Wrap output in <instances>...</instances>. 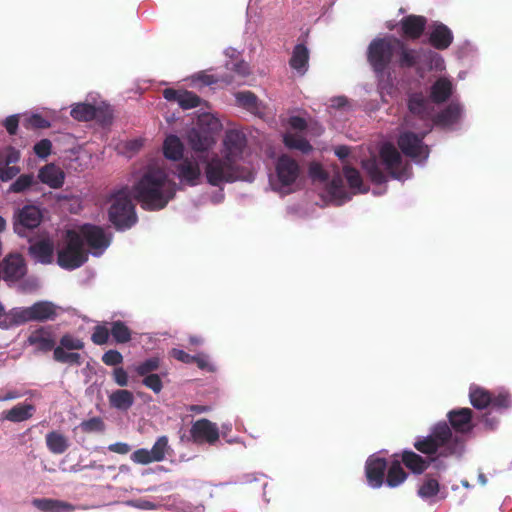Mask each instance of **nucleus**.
Returning <instances> with one entry per match:
<instances>
[{
    "instance_id": "obj_45",
    "label": "nucleus",
    "mask_w": 512,
    "mask_h": 512,
    "mask_svg": "<svg viewBox=\"0 0 512 512\" xmlns=\"http://www.w3.org/2000/svg\"><path fill=\"white\" fill-rule=\"evenodd\" d=\"M55 360L68 363V364H80V354L77 352H71V350H63V347H56L54 350Z\"/></svg>"
},
{
    "instance_id": "obj_16",
    "label": "nucleus",
    "mask_w": 512,
    "mask_h": 512,
    "mask_svg": "<svg viewBox=\"0 0 512 512\" xmlns=\"http://www.w3.org/2000/svg\"><path fill=\"white\" fill-rule=\"evenodd\" d=\"M21 158L18 149L12 146H6L0 149V180L8 182L15 178L21 172V168L16 164Z\"/></svg>"
},
{
    "instance_id": "obj_52",
    "label": "nucleus",
    "mask_w": 512,
    "mask_h": 512,
    "mask_svg": "<svg viewBox=\"0 0 512 512\" xmlns=\"http://www.w3.org/2000/svg\"><path fill=\"white\" fill-rule=\"evenodd\" d=\"M194 362L197 364V366L201 370H204L207 372H213L216 369L215 364L212 362L210 357L204 353H199V354L195 355Z\"/></svg>"
},
{
    "instance_id": "obj_51",
    "label": "nucleus",
    "mask_w": 512,
    "mask_h": 512,
    "mask_svg": "<svg viewBox=\"0 0 512 512\" xmlns=\"http://www.w3.org/2000/svg\"><path fill=\"white\" fill-rule=\"evenodd\" d=\"M143 384L151 389L154 393L158 394L163 389V383L159 375L149 374L144 376Z\"/></svg>"
},
{
    "instance_id": "obj_48",
    "label": "nucleus",
    "mask_w": 512,
    "mask_h": 512,
    "mask_svg": "<svg viewBox=\"0 0 512 512\" xmlns=\"http://www.w3.org/2000/svg\"><path fill=\"white\" fill-rule=\"evenodd\" d=\"M512 399L507 391H499L497 395H492L491 406L497 409H507L511 407Z\"/></svg>"
},
{
    "instance_id": "obj_30",
    "label": "nucleus",
    "mask_w": 512,
    "mask_h": 512,
    "mask_svg": "<svg viewBox=\"0 0 512 512\" xmlns=\"http://www.w3.org/2000/svg\"><path fill=\"white\" fill-rule=\"evenodd\" d=\"M402 31L408 38H418L425 26V19L421 16H408L402 20Z\"/></svg>"
},
{
    "instance_id": "obj_23",
    "label": "nucleus",
    "mask_w": 512,
    "mask_h": 512,
    "mask_svg": "<svg viewBox=\"0 0 512 512\" xmlns=\"http://www.w3.org/2000/svg\"><path fill=\"white\" fill-rule=\"evenodd\" d=\"M26 273L23 258L20 255H11L5 260L4 278L9 282L18 281Z\"/></svg>"
},
{
    "instance_id": "obj_56",
    "label": "nucleus",
    "mask_w": 512,
    "mask_h": 512,
    "mask_svg": "<svg viewBox=\"0 0 512 512\" xmlns=\"http://www.w3.org/2000/svg\"><path fill=\"white\" fill-rule=\"evenodd\" d=\"M102 361L108 366H116L123 362V356L117 350H109L103 354Z\"/></svg>"
},
{
    "instance_id": "obj_15",
    "label": "nucleus",
    "mask_w": 512,
    "mask_h": 512,
    "mask_svg": "<svg viewBox=\"0 0 512 512\" xmlns=\"http://www.w3.org/2000/svg\"><path fill=\"white\" fill-rule=\"evenodd\" d=\"M42 221V212L38 206L26 205L14 214V230L23 236L26 229L36 228Z\"/></svg>"
},
{
    "instance_id": "obj_18",
    "label": "nucleus",
    "mask_w": 512,
    "mask_h": 512,
    "mask_svg": "<svg viewBox=\"0 0 512 512\" xmlns=\"http://www.w3.org/2000/svg\"><path fill=\"white\" fill-rule=\"evenodd\" d=\"M191 437L197 443L214 444L219 438L217 425L208 419H200L192 424Z\"/></svg>"
},
{
    "instance_id": "obj_42",
    "label": "nucleus",
    "mask_w": 512,
    "mask_h": 512,
    "mask_svg": "<svg viewBox=\"0 0 512 512\" xmlns=\"http://www.w3.org/2000/svg\"><path fill=\"white\" fill-rule=\"evenodd\" d=\"M440 486L436 479L426 478L418 489V495L426 501L432 500L439 493Z\"/></svg>"
},
{
    "instance_id": "obj_55",
    "label": "nucleus",
    "mask_w": 512,
    "mask_h": 512,
    "mask_svg": "<svg viewBox=\"0 0 512 512\" xmlns=\"http://www.w3.org/2000/svg\"><path fill=\"white\" fill-rule=\"evenodd\" d=\"M51 148H52L51 142L48 139H42L41 141L37 142L34 145L33 150H34V153L39 158L44 159L50 155Z\"/></svg>"
},
{
    "instance_id": "obj_3",
    "label": "nucleus",
    "mask_w": 512,
    "mask_h": 512,
    "mask_svg": "<svg viewBox=\"0 0 512 512\" xmlns=\"http://www.w3.org/2000/svg\"><path fill=\"white\" fill-rule=\"evenodd\" d=\"M133 192L145 209L159 210L174 197L176 183L163 165L154 164L134 175Z\"/></svg>"
},
{
    "instance_id": "obj_43",
    "label": "nucleus",
    "mask_w": 512,
    "mask_h": 512,
    "mask_svg": "<svg viewBox=\"0 0 512 512\" xmlns=\"http://www.w3.org/2000/svg\"><path fill=\"white\" fill-rule=\"evenodd\" d=\"M21 124L24 127L31 129L47 128L50 126L49 120L37 113L21 114Z\"/></svg>"
},
{
    "instance_id": "obj_26",
    "label": "nucleus",
    "mask_w": 512,
    "mask_h": 512,
    "mask_svg": "<svg viewBox=\"0 0 512 512\" xmlns=\"http://www.w3.org/2000/svg\"><path fill=\"white\" fill-rule=\"evenodd\" d=\"M32 505L42 512H72L74 507L64 501L37 498L32 500Z\"/></svg>"
},
{
    "instance_id": "obj_19",
    "label": "nucleus",
    "mask_w": 512,
    "mask_h": 512,
    "mask_svg": "<svg viewBox=\"0 0 512 512\" xmlns=\"http://www.w3.org/2000/svg\"><path fill=\"white\" fill-rule=\"evenodd\" d=\"M387 463L384 458L374 454L371 455L365 465L367 483L372 488H380L384 483V473Z\"/></svg>"
},
{
    "instance_id": "obj_10",
    "label": "nucleus",
    "mask_w": 512,
    "mask_h": 512,
    "mask_svg": "<svg viewBox=\"0 0 512 512\" xmlns=\"http://www.w3.org/2000/svg\"><path fill=\"white\" fill-rule=\"evenodd\" d=\"M288 124V131L283 136L285 146L302 153H308L311 150V145L305 139L304 134L319 135L322 128L317 127L314 130V128L308 126L307 121L300 116L290 117Z\"/></svg>"
},
{
    "instance_id": "obj_1",
    "label": "nucleus",
    "mask_w": 512,
    "mask_h": 512,
    "mask_svg": "<svg viewBox=\"0 0 512 512\" xmlns=\"http://www.w3.org/2000/svg\"><path fill=\"white\" fill-rule=\"evenodd\" d=\"M110 245V236L103 228L90 223H70L58 234L55 248L47 234H39L31 240L29 252L42 264L56 262L65 270H75L88 261L89 254L99 257Z\"/></svg>"
},
{
    "instance_id": "obj_17",
    "label": "nucleus",
    "mask_w": 512,
    "mask_h": 512,
    "mask_svg": "<svg viewBox=\"0 0 512 512\" xmlns=\"http://www.w3.org/2000/svg\"><path fill=\"white\" fill-rule=\"evenodd\" d=\"M92 102L77 103L71 108V116L78 121H88L98 116V113L109 111V105L91 96Z\"/></svg>"
},
{
    "instance_id": "obj_4",
    "label": "nucleus",
    "mask_w": 512,
    "mask_h": 512,
    "mask_svg": "<svg viewBox=\"0 0 512 512\" xmlns=\"http://www.w3.org/2000/svg\"><path fill=\"white\" fill-rule=\"evenodd\" d=\"M363 168L371 180L377 183L384 182L387 175L398 180L409 177L408 166L404 164L401 154L391 143H383L379 150V158L363 162Z\"/></svg>"
},
{
    "instance_id": "obj_33",
    "label": "nucleus",
    "mask_w": 512,
    "mask_h": 512,
    "mask_svg": "<svg viewBox=\"0 0 512 512\" xmlns=\"http://www.w3.org/2000/svg\"><path fill=\"white\" fill-rule=\"evenodd\" d=\"M462 113L463 108L459 103H451L441 114L438 115L436 123L444 127H450L458 122Z\"/></svg>"
},
{
    "instance_id": "obj_41",
    "label": "nucleus",
    "mask_w": 512,
    "mask_h": 512,
    "mask_svg": "<svg viewBox=\"0 0 512 512\" xmlns=\"http://www.w3.org/2000/svg\"><path fill=\"white\" fill-rule=\"evenodd\" d=\"M35 184L36 179L33 174H21L11 183L8 191L12 193H23L31 189Z\"/></svg>"
},
{
    "instance_id": "obj_14",
    "label": "nucleus",
    "mask_w": 512,
    "mask_h": 512,
    "mask_svg": "<svg viewBox=\"0 0 512 512\" xmlns=\"http://www.w3.org/2000/svg\"><path fill=\"white\" fill-rule=\"evenodd\" d=\"M168 439L166 436L159 437L151 449H137L130 458L131 460L140 465H148L153 462H160L165 459L168 451Z\"/></svg>"
},
{
    "instance_id": "obj_24",
    "label": "nucleus",
    "mask_w": 512,
    "mask_h": 512,
    "mask_svg": "<svg viewBox=\"0 0 512 512\" xmlns=\"http://www.w3.org/2000/svg\"><path fill=\"white\" fill-rule=\"evenodd\" d=\"M452 40V32L447 26L441 23H437L432 26L430 42L434 47L438 49H446L451 44Z\"/></svg>"
},
{
    "instance_id": "obj_57",
    "label": "nucleus",
    "mask_w": 512,
    "mask_h": 512,
    "mask_svg": "<svg viewBox=\"0 0 512 512\" xmlns=\"http://www.w3.org/2000/svg\"><path fill=\"white\" fill-rule=\"evenodd\" d=\"M109 330L106 326H96L92 334V341L95 344H105L109 338Z\"/></svg>"
},
{
    "instance_id": "obj_27",
    "label": "nucleus",
    "mask_w": 512,
    "mask_h": 512,
    "mask_svg": "<svg viewBox=\"0 0 512 512\" xmlns=\"http://www.w3.org/2000/svg\"><path fill=\"white\" fill-rule=\"evenodd\" d=\"M184 153V144L181 139L174 135L169 134L166 136L163 142V154L169 160H179L182 158Z\"/></svg>"
},
{
    "instance_id": "obj_59",
    "label": "nucleus",
    "mask_w": 512,
    "mask_h": 512,
    "mask_svg": "<svg viewBox=\"0 0 512 512\" xmlns=\"http://www.w3.org/2000/svg\"><path fill=\"white\" fill-rule=\"evenodd\" d=\"M202 505H193L188 502H179L175 506V512H203Z\"/></svg>"
},
{
    "instance_id": "obj_34",
    "label": "nucleus",
    "mask_w": 512,
    "mask_h": 512,
    "mask_svg": "<svg viewBox=\"0 0 512 512\" xmlns=\"http://www.w3.org/2000/svg\"><path fill=\"white\" fill-rule=\"evenodd\" d=\"M35 408L31 404H18L3 413V417L11 422H21L32 417Z\"/></svg>"
},
{
    "instance_id": "obj_2",
    "label": "nucleus",
    "mask_w": 512,
    "mask_h": 512,
    "mask_svg": "<svg viewBox=\"0 0 512 512\" xmlns=\"http://www.w3.org/2000/svg\"><path fill=\"white\" fill-rule=\"evenodd\" d=\"M246 139L242 132L230 130L223 140V148L220 153L198 155L183 159L176 168V174L181 183L196 186L203 179L213 185L220 186L224 183L237 180L252 181L254 171H243L238 165Z\"/></svg>"
},
{
    "instance_id": "obj_32",
    "label": "nucleus",
    "mask_w": 512,
    "mask_h": 512,
    "mask_svg": "<svg viewBox=\"0 0 512 512\" xmlns=\"http://www.w3.org/2000/svg\"><path fill=\"white\" fill-rule=\"evenodd\" d=\"M236 101L239 106L246 108L255 115L264 116L265 114L264 106L251 92L245 91L238 93L236 95Z\"/></svg>"
},
{
    "instance_id": "obj_36",
    "label": "nucleus",
    "mask_w": 512,
    "mask_h": 512,
    "mask_svg": "<svg viewBox=\"0 0 512 512\" xmlns=\"http://www.w3.org/2000/svg\"><path fill=\"white\" fill-rule=\"evenodd\" d=\"M409 110L412 114L421 116L422 120L430 116V103L421 94H414L409 99Z\"/></svg>"
},
{
    "instance_id": "obj_21",
    "label": "nucleus",
    "mask_w": 512,
    "mask_h": 512,
    "mask_svg": "<svg viewBox=\"0 0 512 512\" xmlns=\"http://www.w3.org/2000/svg\"><path fill=\"white\" fill-rule=\"evenodd\" d=\"M167 101L176 102L182 109H191L199 105L200 99L194 93L183 89L167 88L163 91Z\"/></svg>"
},
{
    "instance_id": "obj_40",
    "label": "nucleus",
    "mask_w": 512,
    "mask_h": 512,
    "mask_svg": "<svg viewBox=\"0 0 512 512\" xmlns=\"http://www.w3.org/2000/svg\"><path fill=\"white\" fill-rule=\"evenodd\" d=\"M397 50H399L400 65L406 66V67L413 66V65L417 64L419 61H422L423 54L426 52V51L417 52L414 50L407 49L403 46L401 41H400V47H397L396 51Z\"/></svg>"
},
{
    "instance_id": "obj_60",
    "label": "nucleus",
    "mask_w": 512,
    "mask_h": 512,
    "mask_svg": "<svg viewBox=\"0 0 512 512\" xmlns=\"http://www.w3.org/2000/svg\"><path fill=\"white\" fill-rule=\"evenodd\" d=\"M82 426L83 429L88 432L102 431L104 429V423L100 418H92L88 421H85Z\"/></svg>"
},
{
    "instance_id": "obj_64",
    "label": "nucleus",
    "mask_w": 512,
    "mask_h": 512,
    "mask_svg": "<svg viewBox=\"0 0 512 512\" xmlns=\"http://www.w3.org/2000/svg\"><path fill=\"white\" fill-rule=\"evenodd\" d=\"M310 173H311V176L315 179H320V180L325 179V173H324L322 167L318 164H313L310 167Z\"/></svg>"
},
{
    "instance_id": "obj_61",
    "label": "nucleus",
    "mask_w": 512,
    "mask_h": 512,
    "mask_svg": "<svg viewBox=\"0 0 512 512\" xmlns=\"http://www.w3.org/2000/svg\"><path fill=\"white\" fill-rule=\"evenodd\" d=\"M170 355L173 358H175L183 363H186V364H190V363L194 362V356L186 353L185 351H183L181 349H176V348L172 349L170 351Z\"/></svg>"
},
{
    "instance_id": "obj_31",
    "label": "nucleus",
    "mask_w": 512,
    "mask_h": 512,
    "mask_svg": "<svg viewBox=\"0 0 512 512\" xmlns=\"http://www.w3.org/2000/svg\"><path fill=\"white\" fill-rule=\"evenodd\" d=\"M407 473L402 468L397 455H394V460L391 461L388 468L386 483L389 487L395 488L405 482Z\"/></svg>"
},
{
    "instance_id": "obj_47",
    "label": "nucleus",
    "mask_w": 512,
    "mask_h": 512,
    "mask_svg": "<svg viewBox=\"0 0 512 512\" xmlns=\"http://www.w3.org/2000/svg\"><path fill=\"white\" fill-rule=\"evenodd\" d=\"M14 325H17V307L6 312L0 303V328H9Z\"/></svg>"
},
{
    "instance_id": "obj_22",
    "label": "nucleus",
    "mask_w": 512,
    "mask_h": 512,
    "mask_svg": "<svg viewBox=\"0 0 512 512\" xmlns=\"http://www.w3.org/2000/svg\"><path fill=\"white\" fill-rule=\"evenodd\" d=\"M450 424L456 433H468L473 428L472 411L469 408H460L448 413Z\"/></svg>"
},
{
    "instance_id": "obj_58",
    "label": "nucleus",
    "mask_w": 512,
    "mask_h": 512,
    "mask_svg": "<svg viewBox=\"0 0 512 512\" xmlns=\"http://www.w3.org/2000/svg\"><path fill=\"white\" fill-rule=\"evenodd\" d=\"M114 382L120 387H126L129 384L128 373L122 367H117L112 372Z\"/></svg>"
},
{
    "instance_id": "obj_39",
    "label": "nucleus",
    "mask_w": 512,
    "mask_h": 512,
    "mask_svg": "<svg viewBox=\"0 0 512 512\" xmlns=\"http://www.w3.org/2000/svg\"><path fill=\"white\" fill-rule=\"evenodd\" d=\"M46 444L48 449L54 454L64 453L68 446V439L59 432H50L46 436Z\"/></svg>"
},
{
    "instance_id": "obj_11",
    "label": "nucleus",
    "mask_w": 512,
    "mask_h": 512,
    "mask_svg": "<svg viewBox=\"0 0 512 512\" xmlns=\"http://www.w3.org/2000/svg\"><path fill=\"white\" fill-rule=\"evenodd\" d=\"M400 40L394 37L376 38L368 47L367 58L376 73H382L390 63Z\"/></svg>"
},
{
    "instance_id": "obj_25",
    "label": "nucleus",
    "mask_w": 512,
    "mask_h": 512,
    "mask_svg": "<svg viewBox=\"0 0 512 512\" xmlns=\"http://www.w3.org/2000/svg\"><path fill=\"white\" fill-rule=\"evenodd\" d=\"M309 51L303 44L294 47L290 59L291 68L299 75H304L308 70Z\"/></svg>"
},
{
    "instance_id": "obj_8",
    "label": "nucleus",
    "mask_w": 512,
    "mask_h": 512,
    "mask_svg": "<svg viewBox=\"0 0 512 512\" xmlns=\"http://www.w3.org/2000/svg\"><path fill=\"white\" fill-rule=\"evenodd\" d=\"M221 129L220 121L212 114L206 113L199 117L198 128L188 134L187 140L194 151L191 157L211 154L210 149L215 145L214 134Z\"/></svg>"
},
{
    "instance_id": "obj_37",
    "label": "nucleus",
    "mask_w": 512,
    "mask_h": 512,
    "mask_svg": "<svg viewBox=\"0 0 512 512\" xmlns=\"http://www.w3.org/2000/svg\"><path fill=\"white\" fill-rule=\"evenodd\" d=\"M452 93V83L446 78L438 79L431 87V98L434 102L445 101Z\"/></svg>"
},
{
    "instance_id": "obj_6",
    "label": "nucleus",
    "mask_w": 512,
    "mask_h": 512,
    "mask_svg": "<svg viewBox=\"0 0 512 512\" xmlns=\"http://www.w3.org/2000/svg\"><path fill=\"white\" fill-rule=\"evenodd\" d=\"M414 447L427 455L438 453L447 456L460 453L462 450V439L453 434L444 422L436 424L429 436L417 438Z\"/></svg>"
},
{
    "instance_id": "obj_29",
    "label": "nucleus",
    "mask_w": 512,
    "mask_h": 512,
    "mask_svg": "<svg viewBox=\"0 0 512 512\" xmlns=\"http://www.w3.org/2000/svg\"><path fill=\"white\" fill-rule=\"evenodd\" d=\"M108 399L112 407L124 411L128 410L134 403L133 393L126 389L113 391Z\"/></svg>"
},
{
    "instance_id": "obj_38",
    "label": "nucleus",
    "mask_w": 512,
    "mask_h": 512,
    "mask_svg": "<svg viewBox=\"0 0 512 512\" xmlns=\"http://www.w3.org/2000/svg\"><path fill=\"white\" fill-rule=\"evenodd\" d=\"M28 342L37 350L43 351L50 350L54 345L51 334L45 330H37L31 333Z\"/></svg>"
},
{
    "instance_id": "obj_12",
    "label": "nucleus",
    "mask_w": 512,
    "mask_h": 512,
    "mask_svg": "<svg viewBox=\"0 0 512 512\" xmlns=\"http://www.w3.org/2000/svg\"><path fill=\"white\" fill-rule=\"evenodd\" d=\"M62 309L49 301L36 302L30 307H17V325L28 321H46L56 318Z\"/></svg>"
},
{
    "instance_id": "obj_7",
    "label": "nucleus",
    "mask_w": 512,
    "mask_h": 512,
    "mask_svg": "<svg viewBox=\"0 0 512 512\" xmlns=\"http://www.w3.org/2000/svg\"><path fill=\"white\" fill-rule=\"evenodd\" d=\"M107 204L109 219L118 229H127L136 223L135 205L127 186L114 190Z\"/></svg>"
},
{
    "instance_id": "obj_35",
    "label": "nucleus",
    "mask_w": 512,
    "mask_h": 512,
    "mask_svg": "<svg viewBox=\"0 0 512 512\" xmlns=\"http://www.w3.org/2000/svg\"><path fill=\"white\" fill-rule=\"evenodd\" d=\"M404 465L413 473H422L429 465V462L413 451H404L402 453Z\"/></svg>"
},
{
    "instance_id": "obj_20",
    "label": "nucleus",
    "mask_w": 512,
    "mask_h": 512,
    "mask_svg": "<svg viewBox=\"0 0 512 512\" xmlns=\"http://www.w3.org/2000/svg\"><path fill=\"white\" fill-rule=\"evenodd\" d=\"M39 181L51 189H59L63 186L66 174L64 170L55 163H48L38 170Z\"/></svg>"
},
{
    "instance_id": "obj_13",
    "label": "nucleus",
    "mask_w": 512,
    "mask_h": 512,
    "mask_svg": "<svg viewBox=\"0 0 512 512\" xmlns=\"http://www.w3.org/2000/svg\"><path fill=\"white\" fill-rule=\"evenodd\" d=\"M428 128L429 125H427V130L418 134H414L410 131H404L399 136L398 145L402 152L414 159L416 162L426 160L429 155L427 146L422 143V139L428 131Z\"/></svg>"
},
{
    "instance_id": "obj_62",
    "label": "nucleus",
    "mask_w": 512,
    "mask_h": 512,
    "mask_svg": "<svg viewBox=\"0 0 512 512\" xmlns=\"http://www.w3.org/2000/svg\"><path fill=\"white\" fill-rule=\"evenodd\" d=\"M19 123H21V114L9 116L6 118L4 125L10 134H14Z\"/></svg>"
},
{
    "instance_id": "obj_5",
    "label": "nucleus",
    "mask_w": 512,
    "mask_h": 512,
    "mask_svg": "<svg viewBox=\"0 0 512 512\" xmlns=\"http://www.w3.org/2000/svg\"><path fill=\"white\" fill-rule=\"evenodd\" d=\"M302 179L298 162L282 154L274 162V168L269 174V185L274 192L285 196L298 191L302 186Z\"/></svg>"
},
{
    "instance_id": "obj_54",
    "label": "nucleus",
    "mask_w": 512,
    "mask_h": 512,
    "mask_svg": "<svg viewBox=\"0 0 512 512\" xmlns=\"http://www.w3.org/2000/svg\"><path fill=\"white\" fill-rule=\"evenodd\" d=\"M58 347H63V350H79L83 348V342L71 335H65L61 338L60 344Z\"/></svg>"
},
{
    "instance_id": "obj_44",
    "label": "nucleus",
    "mask_w": 512,
    "mask_h": 512,
    "mask_svg": "<svg viewBox=\"0 0 512 512\" xmlns=\"http://www.w3.org/2000/svg\"><path fill=\"white\" fill-rule=\"evenodd\" d=\"M110 331L117 343H126L131 339L130 329L121 321L113 322Z\"/></svg>"
},
{
    "instance_id": "obj_49",
    "label": "nucleus",
    "mask_w": 512,
    "mask_h": 512,
    "mask_svg": "<svg viewBox=\"0 0 512 512\" xmlns=\"http://www.w3.org/2000/svg\"><path fill=\"white\" fill-rule=\"evenodd\" d=\"M423 61L429 63L431 69L443 70L445 68L443 58L436 52L431 50L423 54Z\"/></svg>"
},
{
    "instance_id": "obj_46",
    "label": "nucleus",
    "mask_w": 512,
    "mask_h": 512,
    "mask_svg": "<svg viewBox=\"0 0 512 512\" xmlns=\"http://www.w3.org/2000/svg\"><path fill=\"white\" fill-rule=\"evenodd\" d=\"M160 366V359L158 357H151L149 359L144 360L137 366H135V372L139 376H147L149 374H153L152 372L157 370Z\"/></svg>"
},
{
    "instance_id": "obj_50",
    "label": "nucleus",
    "mask_w": 512,
    "mask_h": 512,
    "mask_svg": "<svg viewBox=\"0 0 512 512\" xmlns=\"http://www.w3.org/2000/svg\"><path fill=\"white\" fill-rule=\"evenodd\" d=\"M124 504L141 510H156L161 506L159 502L147 499L128 500Z\"/></svg>"
},
{
    "instance_id": "obj_28",
    "label": "nucleus",
    "mask_w": 512,
    "mask_h": 512,
    "mask_svg": "<svg viewBox=\"0 0 512 512\" xmlns=\"http://www.w3.org/2000/svg\"><path fill=\"white\" fill-rule=\"evenodd\" d=\"M469 399L473 407L477 409L487 408L492 403V395L484 387L476 384L470 385Z\"/></svg>"
},
{
    "instance_id": "obj_9",
    "label": "nucleus",
    "mask_w": 512,
    "mask_h": 512,
    "mask_svg": "<svg viewBox=\"0 0 512 512\" xmlns=\"http://www.w3.org/2000/svg\"><path fill=\"white\" fill-rule=\"evenodd\" d=\"M345 179L349 185L347 189L341 178H333L330 182L326 183L324 197L337 205L349 200L353 194L364 192L362 179L359 172L351 167L344 168Z\"/></svg>"
},
{
    "instance_id": "obj_63",
    "label": "nucleus",
    "mask_w": 512,
    "mask_h": 512,
    "mask_svg": "<svg viewBox=\"0 0 512 512\" xmlns=\"http://www.w3.org/2000/svg\"><path fill=\"white\" fill-rule=\"evenodd\" d=\"M108 449L111 452L124 455V454H127L131 450V447L127 443L117 442V443L109 445Z\"/></svg>"
},
{
    "instance_id": "obj_53",
    "label": "nucleus",
    "mask_w": 512,
    "mask_h": 512,
    "mask_svg": "<svg viewBox=\"0 0 512 512\" xmlns=\"http://www.w3.org/2000/svg\"><path fill=\"white\" fill-rule=\"evenodd\" d=\"M351 105L348 100L343 96H336L329 100L328 109L330 113L336 112V110H349Z\"/></svg>"
}]
</instances>
